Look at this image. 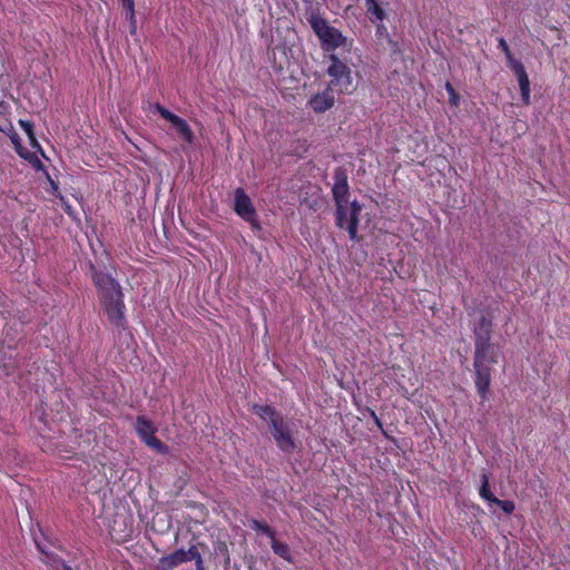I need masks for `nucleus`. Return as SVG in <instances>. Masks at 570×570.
<instances>
[{"instance_id": "f257e3e1", "label": "nucleus", "mask_w": 570, "mask_h": 570, "mask_svg": "<svg viewBox=\"0 0 570 570\" xmlns=\"http://www.w3.org/2000/svg\"><path fill=\"white\" fill-rule=\"evenodd\" d=\"M492 322L488 313L479 312L473 317V331L475 336V386L482 399L487 397L491 379V363H498L500 347L491 343Z\"/></svg>"}, {"instance_id": "f03ea898", "label": "nucleus", "mask_w": 570, "mask_h": 570, "mask_svg": "<svg viewBox=\"0 0 570 570\" xmlns=\"http://www.w3.org/2000/svg\"><path fill=\"white\" fill-rule=\"evenodd\" d=\"M89 274L108 322L118 330H125L127 318L121 285L109 273L99 271L92 262H89Z\"/></svg>"}, {"instance_id": "7ed1b4c3", "label": "nucleus", "mask_w": 570, "mask_h": 570, "mask_svg": "<svg viewBox=\"0 0 570 570\" xmlns=\"http://www.w3.org/2000/svg\"><path fill=\"white\" fill-rule=\"evenodd\" d=\"M254 413L267 423L269 432L276 443V446L285 454H292L297 445L293 438L289 424L283 415L271 405H253Z\"/></svg>"}, {"instance_id": "20e7f679", "label": "nucleus", "mask_w": 570, "mask_h": 570, "mask_svg": "<svg viewBox=\"0 0 570 570\" xmlns=\"http://www.w3.org/2000/svg\"><path fill=\"white\" fill-rule=\"evenodd\" d=\"M307 21L325 52L333 53L334 50L345 43L346 38L343 33L335 27H332L318 12H308Z\"/></svg>"}, {"instance_id": "39448f33", "label": "nucleus", "mask_w": 570, "mask_h": 570, "mask_svg": "<svg viewBox=\"0 0 570 570\" xmlns=\"http://www.w3.org/2000/svg\"><path fill=\"white\" fill-rule=\"evenodd\" d=\"M328 60L331 63L327 67L326 72L331 77V80L327 87L340 94H352L354 87L351 68L335 53H330Z\"/></svg>"}, {"instance_id": "423d86ee", "label": "nucleus", "mask_w": 570, "mask_h": 570, "mask_svg": "<svg viewBox=\"0 0 570 570\" xmlns=\"http://www.w3.org/2000/svg\"><path fill=\"white\" fill-rule=\"evenodd\" d=\"M335 219L340 228H345L352 240H360L357 229L360 224V215L362 205L357 200H353L347 208V203H335Z\"/></svg>"}, {"instance_id": "0eeeda50", "label": "nucleus", "mask_w": 570, "mask_h": 570, "mask_svg": "<svg viewBox=\"0 0 570 570\" xmlns=\"http://www.w3.org/2000/svg\"><path fill=\"white\" fill-rule=\"evenodd\" d=\"M234 212L246 223L249 224L253 232L262 229L257 217V212L249 196L243 188H237L234 194Z\"/></svg>"}, {"instance_id": "6e6552de", "label": "nucleus", "mask_w": 570, "mask_h": 570, "mask_svg": "<svg viewBox=\"0 0 570 570\" xmlns=\"http://www.w3.org/2000/svg\"><path fill=\"white\" fill-rule=\"evenodd\" d=\"M498 47L504 52L509 68L515 73L521 91L522 101L530 104V81L523 65L513 58L507 41L503 38L498 40Z\"/></svg>"}, {"instance_id": "1a4fd4ad", "label": "nucleus", "mask_w": 570, "mask_h": 570, "mask_svg": "<svg viewBox=\"0 0 570 570\" xmlns=\"http://www.w3.org/2000/svg\"><path fill=\"white\" fill-rule=\"evenodd\" d=\"M154 108L160 115L161 118L170 122V125L176 129V131L185 142H194V131L191 130L190 126L185 119L175 115L174 112L161 106L159 102H156Z\"/></svg>"}, {"instance_id": "9d476101", "label": "nucleus", "mask_w": 570, "mask_h": 570, "mask_svg": "<svg viewBox=\"0 0 570 570\" xmlns=\"http://www.w3.org/2000/svg\"><path fill=\"white\" fill-rule=\"evenodd\" d=\"M334 185L332 195L335 203H347L350 196V185L347 171L343 167H336L333 174Z\"/></svg>"}, {"instance_id": "9b49d317", "label": "nucleus", "mask_w": 570, "mask_h": 570, "mask_svg": "<svg viewBox=\"0 0 570 570\" xmlns=\"http://www.w3.org/2000/svg\"><path fill=\"white\" fill-rule=\"evenodd\" d=\"M307 105L315 114H324L335 105L334 91L326 87L322 92L313 95Z\"/></svg>"}, {"instance_id": "f8f14e48", "label": "nucleus", "mask_w": 570, "mask_h": 570, "mask_svg": "<svg viewBox=\"0 0 570 570\" xmlns=\"http://www.w3.org/2000/svg\"><path fill=\"white\" fill-rule=\"evenodd\" d=\"M481 481L482 484L479 490L480 497L488 501L489 503L495 504L499 508H501V510L505 514H511L515 508L514 503L510 500H500L492 494V492L489 489V476L485 473L481 475Z\"/></svg>"}, {"instance_id": "ddd939ff", "label": "nucleus", "mask_w": 570, "mask_h": 570, "mask_svg": "<svg viewBox=\"0 0 570 570\" xmlns=\"http://www.w3.org/2000/svg\"><path fill=\"white\" fill-rule=\"evenodd\" d=\"M36 546L38 550L43 554V562L51 569V570H71V567L57 553L49 552L45 550V548L36 541Z\"/></svg>"}, {"instance_id": "4468645a", "label": "nucleus", "mask_w": 570, "mask_h": 570, "mask_svg": "<svg viewBox=\"0 0 570 570\" xmlns=\"http://www.w3.org/2000/svg\"><path fill=\"white\" fill-rule=\"evenodd\" d=\"M135 429L142 442L145 441V439L153 436L157 432V429L155 428L153 422L146 419V416L144 415L137 416Z\"/></svg>"}, {"instance_id": "2eb2a0df", "label": "nucleus", "mask_w": 570, "mask_h": 570, "mask_svg": "<svg viewBox=\"0 0 570 570\" xmlns=\"http://www.w3.org/2000/svg\"><path fill=\"white\" fill-rule=\"evenodd\" d=\"M271 540H272L271 546H272L274 553L277 554L278 557L283 558L284 560L291 562L292 561V552H291L289 546L285 542L278 541L276 539V535L274 537V539H271Z\"/></svg>"}, {"instance_id": "dca6fc26", "label": "nucleus", "mask_w": 570, "mask_h": 570, "mask_svg": "<svg viewBox=\"0 0 570 570\" xmlns=\"http://www.w3.org/2000/svg\"><path fill=\"white\" fill-rule=\"evenodd\" d=\"M248 527L256 532L265 534L269 539H274V537L276 535L275 530L264 521L250 519L248 522Z\"/></svg>"}, {"instance_id": "f3484780", "label": "nucleus", "mask_w": 570, "mask_h": 570, "mask_svg": "<svg viewBox=\"0 0 570 570\" xmlns=\"http://www.w3.org/2000/svg\"><path fill=\"white\" fill-rule=\"evenodd\" d=\"M365 7L367 13L374 17L375 20L383 21L385 19V12L377 0H365Z\"/></svg>"}, {"instance_id": "a211bd4d", "label": "nucleus", "mask_w": 570, "mask_h": 570, "mask_svg": "<svg viewBox=\"0 0 570 570\" xmlns=\"http://www.w3.org/2000/svg\"><path fill=\"white\" fill-rule=\"evenodd\" d=\"M144 443L159 454H167L169 451L168 445L160 441L155 434L145 439Z\"/></svg>"}, {"instance_id": "6ab92c4d", "label": "nucleus", "mask_w": 570, "mask_h": 570, "mask_svg": "<svg viewBox=\"0 0 570 570\" xmlns=\"http://www.w3.org/2000/svg\"><path fill=\"white\" fill-rule=\"evenodd\" d=\"M214 550H215V553L217 556H222L223 557L225 568H229V566H230V556H229V550H228V547H227L226 542L217 541L215 547H214Z\"/></svg>"}, {"instance_id": "aec40b11", "label": "nucleus", "mask_w": 570, "mask_h": 570, "mask_svg": "<svg viewBox=\"0 0 570 570\" xmlns=\"http://www.w3.org/2000/svg\"><path fill=\"white\" fill-rule=\"evenodd\" d=\"M122 2V6L125 10L127 11V18L130 22V33H136V18H135V0H132V3L127 7V2L125 0H120Z\"/></svg>"}, {"instance_id": "412c9836", "label": "nucleus", "mask_w": 570, "mask_h": 570, "mask_svg": "<svg viewBox=\"0 0 570 570\" xmlns=\"http://www.w3.org/2000/svg\"><path fill=\"white\" fill-rule=\"evenodd\" d=\"M175 568H177V564L175 563L170 554H167L158 560L155 570H174Z\"/></svg>"}, {"instance_id": "4be33fe9", "label": "nucleus", "mask_w": 570, "mask_h": 570, "mask_svg": "<svg viewBox=\"0 0 570 570\" xmlns=\"http://www.w3.org/2000/svg\"><path fill=\"white\" fill-rule=\"evenodd\" d=\"M198 546H204V543H198L197 546L193 544L189 547V549L185 550L187 561H197L203 559L198 550Z\"/></svg>"}, {"instance_id": "5701e85b", "label": "nucleus", "mask_w": 570, "mask_h": 570, "mask_svg": "<svg viewBox=\"0 0 570 570\" xmlns=\"http://www.w3.org/2000/svg\"><path fill=\"white\" fill-rule=\"evenodd\" d=\"M169 554L173 558V560L175 561V563L177 564V567L179 564L188 562L187 558H186L185 549H183V548L177 549V550H175L174 552H171Z\"/></svg>"}, {"instance_id": "b1692460", "label": "nucleus", "mask_w": 570, "mask_h": 570, "mask_svg": "<svg viewBox=\"0 0 570 570\" xmlns=\"http://www.w3.org/2000/svg\"><path fill=\"white\" fill-rule=\"evenodd\" d=\"M19 125L31 141H35L33 125L29 120H19Z\"/></svg>"}, {"instance_id": "393cba45", "label": "nucleus", "mask_w": 570, "mask_h": 570, "mask_svg": "<svg viewBox=\"0 0 570 570\" xmlns=\"http://www.w3.org/2000/svg\"><path fill=\"white\" fill-rule=\"evenodd\" d=\"M445 88L450 95V102L456 106L460 100L459 95L455 92L453 86L450 82H446Z\"/></svg>"}, {"instance_id": "a878e982", "label": "nucleus", "mask_w": 570, "mask_h": 570, "mask_svg": "<svg viewBox=\"0 0 570 570\" xmlns=\"http://www.w3.org/2000/svg\"><path fill=\"white\" fill-rule=\"evenodd\" d=\"M371 416L373 417L375 424L380 428V429H383V425H382V422L381 420L379 419V416L376 415V413L374 411H371Z\"/></svg>"}, {"instance_id": "bb28decb", "label": "nucleus", "mask_w": 570, "mask_h": 570, "mask_svg": "<svg viewBox=\"0 0 570 570\" xmlns=\"http://www.w3.org/2000/svg\"><path fill=\"white\" fill-rule=\"evenodd\" d=\"M195 566H196V570H205L203 559L195 561Z\"/></svg>"}, {"instance_id": "cd10ccee", "label": "nucleus", "mask_w": 570, "mask_h": 570, "mask_svg": "<svg viewBox=\"0 0 570 570\" xmlns=\"http://www.w3.org/2000/svg\"><path fill=\"white\" fill-rule=\"evenodd\" d=\"M49 181H50L51 187H52L55 190H57V189H58V185H57L52 179H50V178H49Z\"/></svg>"}, {"instance_id": "c85d7f7f", "label": "nucleus", "mask_w": 570, "mask_h": 570, "mask_svg": "<svg viewBox=\"0 0 570 570\" xmlns=\"http://www.w3.org/2000/svg\"><path fill=\"white\" fill-rule=\"evenodd\" d=\"M12 142L16 144V146H20L18 138H12Z\"/></svg>"}, {"instance_id": "c756f323", "label": "nucleus", "mask_w": 570, "mask_h": 570, "mask_svg": "<svg viewBox=\"0 0 570 570\" xmlns=\"http://www.w3.org/2000/svg\"><path fill=\"white\" fill-rule=\"evenodd\" d=\"M127 3V7L132 3V0H125Z\"/></svg>"}, {"instance_id": "7c9ffc66", "label": "nucleus", "mask_w": 570, "mask_h": 570, "mask_svg": "<svg viewBox=\"0 0 570 570\" xmlns=\"http://www.w3.org/2000/svg\"><path fill=\"white\" fill-rule=\"evenodd\" d=\"M69 209H70V205H67L66 212L69 213Z\"/></svg>"}, {"instance_id": "2f4dec72", "label": "nucleus", "mask_w": 570, "mask_h": 570, "mask_svg": "<svg viewBox=\"0 0 570 570\" xmlns=\"http://www.w3.org/2000/svg\"><path fill=\"white\" fill-rule=\"evenodd\" d=\"M71 570H73V569L71 568Z\"/></svg>"}]
</instances>
